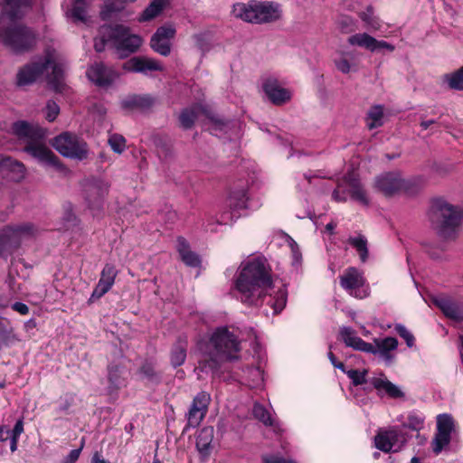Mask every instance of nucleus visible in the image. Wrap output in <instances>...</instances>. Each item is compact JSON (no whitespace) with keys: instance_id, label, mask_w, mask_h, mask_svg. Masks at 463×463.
<instances>
[{"instance_id":"nucleus-52","label":"nucleus","mask_w":463,"mask_h":463,"mask_svg":"<svg viewBox=\"0 0 463 463\" xmlns=\"http://www.w3.org/2000/svg\"><path fill=\"white\" fill-rule=\"evenodd\" d=\"M337 24L340 30L345 33H351L355 29L354 20L347 15L339 17Z\"/></svg>"},{"instance_id":"nucleus-64","label":"nucleus","mask_w":463,"mask_h":463,"mask_svg":"<svg viewBox=\"0 0 463 463\" xmlns=\"http://www.w3.org/2000/svg\"><path fill=\"white\" fill-rule=\"evenodd\" d=\"M210 118H211L212 122L214 124V129H222V128L225 125L223 120L218 119L214 117H211Z\"/></svg>"},{"instance_id":"nucleus-58","label":"nucleus","mask_w":463,"mask_h":463,"mask_svg":"<svg viewBox=\"0 0 463 463\" xmlns=\"http://www.w3.org/2000/svg\"><path fill=\"white\" fill-rule=\"evenodd\" d=\"M11 307L13 310L18 312L21 315H27L29 314V307L27 305L22 302H15L13 305H11Z\"/></svg>"},{"instance_id":"nucleus-49","label":"nucleus","mask_w":463,"mask_h":463,"mask_svg":"<svg viewBox=\"0 0 463 463\" xmlns=\"http://www.w3.org/2000/svg\"><path fill=\"white\" fill-rule=\"evenodd\" d=\"M353 54L351 52H343L342 56L339 59L334 61L336 69L342 73H349L354 64H351L349 61V58H352Z\"/></svg>"},{"instance_id":"nucleus-22","label":"nucleus","mask_w":463,"mask_h":463,"mask_svg":"<svg viewBox=\"0 0 463 463\" xmlns=\"http://www.w3.org/2000/svg\"><path fill=\"white\" fill-rule=\"evenodd\" d=\"M117 275L118 269L113 264L107 263L101 270L99 280L91 294L90 299L100 298L109 292L115 283Z\"/></svg>"},{"instance_id":"nucleus-20","label":"nucleus","mask_w":463,"mask_h":463,"mask_svg":"<svg viewBox=\"0 0 463 463\" xmlns=\"http://www.w3.org/2000/svg\"><path fill=\"white\" fill-rule=\"evenodd\" d=\"M433 303L449 319L459 322L463 320V304L449 296H437Z\"/></svg>"},{"instance_id":"nucleus-4","label":"nucleus","mask_w":463,"mask_h":463,"mask_svg":"<svg viewBox=\"0 0 463 463\" xmlns=\"http://www.w3.org/2000/svg\"><path fill=\"white\" fill-rule=\"evenodd\" d=\"M43 72H47V80L50 88L55 92H62L66 87L64 83V68L57 62L54 52L48 51L43 59L33 61L23 67L17 73L18 86H26L33 83Z\"/></svg>"},{"instance_id":"nucleus-19","label":"nucleus","mask_w":463,"mask_h":463,"mask_svg":"<svg viewBox=\"0 0 463 463\" xmlns=\"http://www.w3.org/2000/svg\"><path fill=\"white\" fill-rule=\"evenodd\" d=\"M348 43L353 46H359L374 52L382 49L389 52L394 51V46L385 41H379L366 33H355L347 40Z\"/></svg>"},{"instance_id":"nucleus-54","label":"nucleus","mask_w":463,"mask_h":463,"mask_svg":"<svg viewBox=\"0 0 463 463\" xmlns=\"http://www.w3.org/2000/svg\"><path fill=\"white\" fill-rule=\"evenodd\" d=\"M45 109H46V119L50 122L54 121L60 113L59 105L53 100H49L46 104Z\"/></svg>"},{"instance_id":"nucleus-16","label":"nucleus","mask_w":463,"mask_h":463,"mask_svg":"<svg viewBox=\"0 0 463 463\" xmlns=\"http://www.w3.org/2000/svg\"><path fill=\"white\" fill-rule=\"evenodd\" d=\"M454 427L455 423L451 415L444 413L437 417L438 432L433 440L434 453L439 454L445 446L449 444Z\"/></svg>"},{"instance_id":"nucleus-29","label":"nucleus","mask_w":463,"mask_h":463,"mask_svg":"<svg viewBox=\"0 0 463 463\" xmlns=\"http://www.w3.org/2000/svg\"><path fill=\"white\" fill-rule=\"evenodd\" d=\"M177 251L185 265L198 267L201 264L199 256L190 250L189 243L183 237L177 239Z\"/></svg>"},{"instance_id":"nucleus-43","label":"nucleus","mask_w":463,"mask_h":463,"mask_svg":"<svg viewBox=\"0 0 463 463\" xmlns=\"http://www.w3.org/2000/svg\"><path fill=\"white\" fill-rule=\"evenodd\" d=\"M348 243L353 246L358 252L362 262H365L368 259L367 240L364 236L350 237Z\"/></svg>"},{"instance_id":"nucleus-5","label":"nucleus","mask_w":463,"mask_h":463,"mask_svg":"<svg viewBox=\"0 0 463 463\" xmlns=\"http://www.w3.org/2000/svg\"><path fill=\"white\" fill-rule=\"evenodd\" d=\"M232 13L234 17L254 24L273 23L281 15L279 4L258 0L236 3L232 5Z\"/></svg>"},{"instance_id":"nucleus-11","label":"nucleus","mask_w":463,"mask_h":463,"mask_svg":"<svg viewBox=\"0 0 463 463\" xmlns=\"http://www.w3.org/2000/svg\"><path fill=\"white\" fill-rule=\"evenodd\" d=\"M407 441V435L398 427L379 432L375 438V447L383 452L397 451Z\"/></svg>"},{"instance_id":"nucleus-24","label":"nucleus","mask_w":463,"mask_h":463,"mask_svg":"<svg viewBox=\"0 0 463 463\" xmlns=\"http://www.w3.org/2000/svg\"><path fill=\"white\" fill-rule=\"evenodd\" d=\"M134 12L127 9L122 3L108 2L100 11V17L104 21L118 19L123 22L130 20Z\"/></svg>"},{"instance_id":"nucleus-60","label":"nucleus","mask_w":463,"mask_h":463,"mask_svg":"<svg viewBox=\"0 0 463 463\" xmlns=\"http://www.w3.org/2000/svg\"><path fill=\"white\" fill-rule=\"evenodd\" d=\"M332 198L336 202H345L346 201L345 193L341 194L339 187L334 190V192L332 194Z\"/></svg>"},{"instance_id":"nucleus-41","label":"nucleus","mask_w":463,"mask_h":463,"mask_svg":"<svg viewBox=\"0 0 463 463\" xmlns=\"http://www.w3.org/2000/svg\"><path fill=\"white\" fill-rule=\"evenodd\" d=\"M383 118V107L382 105L373 106L367 113V127L369 129H373L381 127Z\"/></svg>"},{"instance_id":"nucleus-53","label":"nucleus","mask_w":463,"mask_h":463,"mask_svg":"<svg viewBox=\"0 0 463 463\" xmlns=\"http://www.w3.org/2000/svg\"><path fill=\"white\" fill-rule=\"evenodd\" d=\"M394 329L396 333L405 340L409 347H412L414 345L415 338L413 335L403 325L397 324Z\"/></svg>"},{"instance_id":"nucleus-61","label":"nucleus","mask_w":463,"mask_h":463,"mask_svg":"<svg viewBox=\"0 0 463 463\" xmlns=\"http://www.w3.org/2000/svg\"><path fill=\"white\" fill-rule=\"evenodd\" d=\"M247 371L257 378V383L262 381V373L259 368L248 367Z\"/></svg>"},{"instance_id":"nucleus-63","label":"nucleus","mask_w":463,"mask_h":463,"mask_svg":"<svg viewBox=\"0 0 463 463\" xmlns=\"http://www.w3.org/2000/svg\"><path fill=\"white\" fill-rule=\"evenodd\" d=\"M18 440H19V437L17 436H13L10 434V450L12 452H14L17 450V448H18Z\"/></svg>"},{"instance_id":"nucleus-45","label":"nucleus","mask_w":463,"mask_h":463,"mask_svg":"<svg viewBox=\"0 0 463 463\" xmlns=\"http://www.w3.org/2000/svg\"><path fill=\"white\" fill-rule=\"evenodd\" d=\"M194 46L203 53H206L211 49V38L207 33H198L192 36Z\"/></svg>"},{"instance_id":"nucleus-50","label":"nucleus","mask_w":463,"mask_h":463,"mask_svg":"<svg viewBox=\"0 0 463 463\" xmlns=\"http://www.w3.org/2000/svg\"><path fill=\"white\" fill-rule=\"evenodd\" d=\"M367 373H368L367 370L359 371V370H355V369H351V370H347L345 372V374L348 376L349 379H351L352 383L354 386H358V385H362V384L365 383L367 382V379H366Z\"/></svg>"},{"instance_id":"nucleus-42","label":"nucleus","mask_w":463,"mask_h":463,"mask_svg":"<svg viewBox=\"0 0 463 463\" xmlns=\"http://www.w3.org/2000/svg\"><path fill=\"white\" fill-rule=\"evenodd\" d=\"M443 82L455 90H463V66L452 73L444 74Z\"/></svg>"},{"instance_id":"nucleus-34","label":"nucleus","mask_w":463,"mask_h":463,"mask_svg":"<svg viewBox=\"0 0 463 463\" xmlns=\"http://www.w3.org/2000/svg\"><path fill=\"white\" fill-rule=\"evenodd\" d=\"M372 385L378 391L383 390L391 398H402L404 393L386 378L371 379Z\"/></svg>"},{"instance_id":"nucleus-46","label":"nucleus","mask_w":463,"mask_h":463,"mask_svg":"<svg viewBox=\"0 0 463 463\" xmlns=\"http://www.w3.org/2000/svg\"><path fill=\"white\" fill-rule=\"evenodd\" d=\"M254 417L266 426H273L274 420L267 409L260 403H255L252 410Z\"/></svg>"},{"instance_id":"nucleus-33","label":"nucleus","mask_w":463,"mask_h":463,"mask_svg":"<svg viewBox=\"0 0 463 463\" xmlns=\"http://www.w3.org/2000/svg\"><path fill=\"white\" fill-rule=\"evenodd\" d=\"M248 196L245 189L232 191L228 198V205L232 210V214L244 210L248 207Z\"/></svg>"},{"instance_id":"nucleus-10","label":"nucleus","mask_w":463,"mask_h":463,"mask_svg":"<svg viewBox=\"0 0 463 463\" xmlns=\"http://www.w3.org/2000/svg\"><path fill=\"white\" fill-rule=\"evenodd\" d=\"M51 145L64 157L82 161L88 157L87 143L77 135L63 132L55 137Z\"/></svg>"},{"instance_id":"nucleus-13","label":"nucleus","mask_w":463,"mask_h":463,"mask_svg":"<svg viewBox=\"0 0 463 463\" xmlns=\"http://www.w3.org/2000/svg\"><path fill=\"white\" fill-rule=\"evenodd\" d=\"M211 400L210 393L205 391L198 392L194 397L188 412L186 413L188 428H196L200 425L208 411Z\"/></svg>"},{"instance_id":"nucleus-14","label":"nucleus","mask_w":463,"mask_h":463,"mask_svg":"<svg viewBox=\"0 0 463 463\" xmlns=\"http://www.w3.org/2000/svg\"><path fill=\"white\" fill-rule=\"evenodd\" d=\"M109 184L99 178L91 177L85 181V199L91 209H99L109 193Z\"/></svg>"},{"instance_id":"nucleus-32","label":"nucleus","mask_w":463,"mask_h":463,"mask_svg":"<svg viewBox=\"0 0 463 463\" xmlns=\"http://www.w3.org/2000/svg\"><path fill=\"white\" fill-rule=\"evenodd\" d=\"M345 182L348 184L351 197L354 200L364 205L369 204V200L366 196L365 191L362 187L360 181L353 174H348L345 177Z\"/></svg>"},{"instance_id":"nucleus-38","label":"nucleus","mask_w":463,"mask_h":463,"mask_svg":"<svg viewBox=\"0 0 463 463\" xmlns=\"http://www.w3.org/2000/svg\"><path fill=\"white\" fill-rule=\"evenodd\" d=\"M199 110L200 107L197 105L184 109L179 115L180 126L184 129L192 128L197 119Z\"/></svg>"},{"instance_id":"nucleus-9","label":"nucleus","mask_w":463,"mask_h":463,"mask_svg":"<svg viewBox=\"0 0 463 463\" xmlns=\"http://www.w3.org/2000/svg\"><path fill=\"white\" fill-rule=\"evenodd\" d=\"M35 228L30 222L7 225L0 230V257L5 258L17 249L22 241L32 236Z\"/></svg>"},{"instance_id":"nucleus-59","label":"nucleus","mask_w":463,"mask_h":463,"mask_svg":"<svg viewBox=\"0 0 463 463\" xmlns=\"http://www.w3.org/2000/svg\"><path fill=\"white\" fill-rule=\"evenodd\" d=\"M24 432V418H20L15 422L13 430L9 432L13 436L20 437V435Z\"/></svg>"},{"instance_id":"nucleus-2","label":"nucleus","mask_w":463,"mask_h":463,"mask_svg":"<svg viewBox=\"0 0 463 463\" xmlns=\"http://www.w3.org/2000/svg\"><path fill=\"white\" fill-rule=\"evenodd\" d=\"M31 5L32 0H5L0 22L9 26L0 31V37L15 52L28 51L35 44V34L31 29L24 25H14L24 17Z\"/></svg>"},{"instance_id":"nucleus-26","label":"nucleus","mask_w":463,"mask_h":463,"mask_svg":"<svg viewBox=\"0 0 463 463\" xmlns=\"http://www.w3.org/2000/svg\"><path fill=\"white\" fill-rule=\"evenodd\" d=\"M365 279L363 273L354 267L347 268L340 277L341 287L344 289L350 291L351 294L354 289L363 287Z\"/></svg>"},{"instance_id":"nucleus-44","label":"nucleus","mask_w":463,"mask_h":463,"mask_svg":"<svg viewBox=\"0 0 463 463\" xmlns=\"http://www.w3.org/2000/svg\"><path fill=\"white\" fill-rule=\"evenodd\" d=\"M141 377L148 382L157 383L160 382V375L156 372L152 362L146 361L139 368Z\"/></svg>"},{"instance_id":"nucleus-35","label":"nucleus","mask_w":463,"mask_h":463,"mask_svg":"<svg viewBox=\"0 0 463 463\" xmlns=\"http://www.w3.org/2000/svg\"><path fill=\"white\" fill-rule=\"evenodd\" d=\"M213 428H203L196 438V448L202 454H209L211 444L213 439Z\"/></svg>"},{"instance_id":"nucleus-12","label":"nucleus","mask_w":463,"mask_h":463,"mask_svg":"<svg viewBox=\"0 0 463 463\" xmlns=\"http://www.w3.org/2000/svg\"><path fill=\"white\" fill-rule=\"evenodd\" d=\"M24 151L42 164L56 169L62 168L59 157L44 144L43 139H37L25 144Z\"/></svg>"},{"instance_id":"nucleus-15","label":"nucleus","mask_w":463,"mask_h":463,"mask_svg":"<svg viewBox=\"0 0 463 463\" xmlns=\"http://www.w3.org/2000/svg\"><path fill=\"white\" fill-rule=\"evenodd\" d=\"M176 33L175 28L171 24L158 27L150 39V47L156 53L167 57L171 53V40Z\"/></svg>"},{"instance_id":"nucleus-7","label":"nucleus","mask_w":463,"mask_h":463,"mask_svg":"<svg viewBox=\"0 0 463 463\" xmlns=\"http://www.w3.org/2000/svg\"><path fill=\"white\" fill-rule=\"evenodd\" d=\"M101 32L121 59L137 52L143 43L140 35L132 33L130 28L123 24H104Z\"/></svg>"},{"instance_id":"nucleus-18","label":"nucleus","mask_w":463,"mask_h":463,"mask_svg":"<svg viewBox=\"0 0 463 463\" xmlns=\"http://www.w3.org/2000/svg\"><path fill=\"white\" fill-rule=\"evenodd\" d=\"M123 69L128 72L148 74L152 71H162V64L154 58L136 56L130 58L123 64Z\"/></svg>"},{"instance_id":"nucleus-28","label":"nucleus","mask_w":463,"mask_h":463,"mask_svg":"<svg viewBox=\"0 0 463 463\" xmlns=\"http://www.w3.org/2000/svg\"><path fill=\"white\" fill-rule=\"evenodd\" d=\"M10 320L0 317V350L10 347L19 341Z\"/></svg>"},{"instance_id":"nucleus-27","label":"nucleus","mask_w":463,"mask_h":463,"mask_svg":"<svg viewBox=\"0 0 463 463\" xmlns=\"http://www.w3.org/2000/svg\"><path fill=\"white\" fill-rule=\"evenodd\" d=\"M127 371L118 364H109L108 366V380L109 392H116L126 385Z\"/></svg>"},{"instance_id":"nucleus-36","label":"nucleus","mask_w":463,"mask_h":463,"mask_svg":"<svg viewBox=\"0 0 463 463\" xmlns=\"http://www.w3.org/2000/svg\"><path fill=\"white\" fill-rule=\"evenodd\" d=\"M153 99L149 96L133 95L121 101V107L126 109H146L153 105Z\"/></svg>"},{"instance_id":"nucleus-3","label":"nucleus","mask_w":463,"mask_h":463,"mask_svg":"<svg viewBox=\"0 0 463 463\" xmlns=\"http://www.w3.org/2000/svg\"><path fill=\"white\" fill-rule=\"evenodd\" d=\"M206 348L198 369L216 373L222 363L238 358L234 354L240 351V342L227 327H219L212 335Z\"/></svg>"},{"instance_id":"nucleus-1","label":"nucleus","mask_w":463,"mask_h":463,"mask_svg":"<svg viewBox=\"0 0 463 463\" xmlns=\"http://www.w3.org/2000/svg\"><path fill=\"white\" fill-rule=\"evenodd\" d=\"M273 288L270 269L265 260L256 258L243 266L235 280L238 298L250 307H259L267 303L273 314L280 313L286 307L288 294L279 289L275 296L269 294Z\"/></svg>"},{"instance_id":"nucleus-6","label":"nucleus","mask_w":463,"mask_h":463,"mask_svg":"<svg viewBox=\"0 0 463 463\" xmlns=\"http://www.w3.org/2000/svg\"><path fill=\"white\" fill-rule=\"evenodd\" d=\"M432 228L444 238H450L463 217L461 209L443 199H434L429 213Z\"/></svg>"},{"instance_id":"nucleus-30","label":"nucleus","mask_w":463,"mask_h":463,"mask_svg":"<svg viewBox=\"0 0 463 463\" xmlns=\"http://www.w3.org/2000/svg\"><path fill=\"white\" fill-rule=\"evenodd\" d=\"M188 342L186 337L180 336L174 344L170 353V362L173 367L181 366L186 359Z\"/></svg>"},{"instance_id":"nucleus-40","label":"nucleus","mask_w":463,"mask_h":463,"mask_svg":"<svg viewBox=\"0 0 463 463\" xmlns=\"http://www.w3.org/2000/svg\"><path fill=\"white\" fill-rule=\"evenodd\" d=\"M374 343L379 353L383 357L391 359L390 351L395 350L398 346V341L394 337H385L384 339H375Z\"/></svg>"},{"instance_id":"nucleus-31","label":"nucleus","mask_w":463,"mask_h":463,"mask_svg":"<svg viewBox=\"0 0 463 463\" xmlns=\"http://www.w3.org/2000/svg\"><path fill=\"white\" fill-rule=\"evenodd\" d=\"M0 167H5L13 173L12 179L14 182L22 181L25 176V166L23 163L14 160L9 156L0 155Z\"/></svg>"},{"instance_id":"nucleus-17","label":"nucleus","mask_w":463,"mask_h":463,"mask_svg":"<svg viewBox=\"0 0 463 463\" xmlns=\"http://www.w3.org/2000/svg\"><path fill=\"white\" fill-rule=\"evenodd\" d=\"M87 77L99 87L110 86L118 77V73L103 62H96L87 70Z\"/></svg>"},{"instance_id":"nucleus-8","label":"nucleus","mask_w":463,"mask_h":463,"mask_svg":"<svg viewBox=\"0 0 463 463\" xmlns=\"http://www.w3.org/2000/svg\"><path fill=\"white\" fill-rule=\"evenodd\" d=\"M375 186L385 196H392L402 191L411 194L419 191L420 181L404 179L400 172H388L376 177Z\"/></svg>"},{"instance_id":"nucleus-56","label":"nucleus","mask_w":463,"mask_h":463,"mask_svg":"<svg viewBox=\"0 0 463 463\" xmlns=\"http://www.w3.org/2000/svg\"><path fill=\"white\" fill-rule=\"evenodd\" d=\"M263 463H296L292 460H287L281 457L274 455H264L262 456Z\"/></svg>"},{"instance_id":"nucleus-21","label":"nucleus","mask_w":463,"mask_h":463,"mask_svg":"<svg viewBox=\"0 0 463 463\" xmlns=\"http://www.w3.org/2000/svg\"><path fill=\"white\" fill-rule=\"evenodd\" d=\"M12 129L14 134L25 143H30L37 139H43L45 131L38 127L29 124L27 121L19 120L13 124Z\"/></svg>"},{"instance_id":"nucleus-57","label":"nucleus","mask_w":463,"mask_h":463,"mask_svg":"<svg viewBox=\"0 0 463 463\" xmlns=\"http://www.w3.org/2000/svg\"><path fill=\"white\" fill-rule=\"evenodd\" d=\"M81 448L71 450L69 455L63 459L62 463H75L80 455Z\"/></svg>"},{"instance_id":"nucleus-55","label":"nucleus","mask_w":463,"mask_h":463,"mask_svg":"<svg viewBox=\"0 0 463 463\" xmlns=\"http://www.w3.org/2000/svg\"><path fill=\"white\" fill-rule=\"evenodd\" d=\"M99 39H96L94 43L95 51L98 52H103L106 44H110V41L103 36L101 27L99 28Z\"/></svg>"},{"instance_id":"nucleus-23","label":"nucleus","mask_w":463,"mask_h":463,"mask_svg":"<svg viewBox=\"0 0 463 463\" xmlns=\"http://www.w3.org/2000/svg\"><path fill=\"white\" fill-rule=\"evenodd\" d=\"M340 336L348 347L368 354H377V349L372 344L367 343L361 337L357 336L355 331L349 326H343L340 328Z\"/></svg>"},{"instance_id":"nucleus-37","label":"nucleus","mask_w":463,"mask_h":463,"mask_svg":"<svg viewBox=\"0 0 463 463\" xmlns=\"http://www.w3.org/2000/svg\"><path fill=\"white\" fill-rule=\"evenodd\" d=\"M166 0H153L137 18L139 23L148 22L156 18L164 9Z\"/></svg>"},{"instance_id":"nucleus-39","label":"nucleus","mask_w":463,"mask_h":463,"mask_svg":"<svg viewBox=\"0 0 463 463\" xmlns=\"http://www.w3.org/2000/svg\"><path fill=\"white\" fill-rule=\"evenodd\" d=\"M360 19L364 23V26L371 32L378 31L381 26L380 19L374 15L373 8L369 5L366 10L359 13Z\"/></svg>"},{"instance_id":"nucleus-48","label":"nucleus","mask_w":463,"mask_h":463,"mask_svg":"<svg viewBox=\"0 0 463 463\" xmlns=\"http://www.w3.org/2000/svg\"><path fill=\"white\" fill-rule=\"evenodd\" d=\"M86 0H75L71 11V15L75 21L86 20Z\"/></svg>"},{"instance_id":"nucleus-47","label":"nucleus","mask_w":463,"mask_h":463,"mask_svg":"<svg viewBox=\"0 0 463 463\" xmlns=\"http://www.w3.org/2000/svg\"><path fill=\"white\" fill-rule=\"evenodd\" d=\"M423 425L424 417L417 412H411L408 415L407 421L402 424V427L411 430L419 431L423 428Z\"/></svg>"},{"instance_id":"nucleus-25","label":"nucleus","mask_w":463,"mask_h":463,"mask_svg":"<svg viewBox=\"0 0 463 463\" xmlns=\"http://www.w3.org/2000/svg\"><path fill=\"white\" fill-rule=\"evenodd\" d=\"M263 90L269 99L275 105H282L290 99L289 91L281 88L274 79H268L263 83Z\"/></svg>"},{"instance_id":"nucleus-51","label":"nucleus","mask_w":463,"mask_h":463,"mask_svg":"<svg viewBox=\"0 0 463 463\" xmlns=\"http://www.w3.org/2000/svg\"><path fill=\"white\" fill-rule=\"evenodd\" d=\"M109 144L114 152L120 154L125 150L126 140L122 136L114 134L109 138Z\"/></svg>"},{"instance_id":"nucleus-62","label":"nucleus","mask_w":463,"mask_h":463,"mask_svg":"<svg viewBox=\"0 0 463 463\" xmlns=\"http://www.w3.org/2000/svg\"><path fill=\"white\" fill-rule=\"evenodd\" d=\"M10 430L7 426L1 425L0 426V442H4L8 439V434Z\"/></svg>"}]
</instances>
